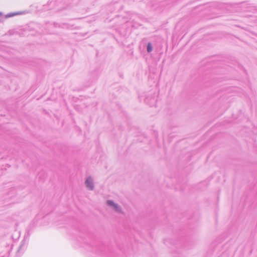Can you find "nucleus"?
I'll use <instances>...</instances> for the list:
<instances>
[{
	"label": "nucleus",
	"instance_id": "obj_1",
	"mask_svg": "<svg viewBox=\"0 0 257 257\" xmlns=\"http://www.w3.org/2000/svg\"><path fill=\"white\" fill-rule=\"evenodd\" d=\"M106 204L108 206L112 207V209L116 213L120 214L123 213L121 206L118 204L115 203L112 200H107L106 201Z\"/></svg>",
	"mask_w": 257,
	"mask_h": 257
},
{
	"label": "nucleus",
	"instance_id": "obj_2",
	"mask_svg": "<svg viewBox=\"0 0 257 257\" xmlns=\"http://www.w3.org/2000/svg\"><path fill=\"white\" fill-rule=\"evenodd\" d=\"M85 185L89 190H93L94 188V183L91 177H88L85 181Z\"/></svg>",
	"mask_w": 257,
	"mask_h": 257
},
{
	"label": "nucleus",
	"instance_id": "obj_3",
	"mask_svg": "<svg viewBox=\"0 0 257 257\" xmlns=\"http://www.w3.org/2000/svg\"><path fill=\"white\" fill-rule=\"evenodd\" d=\"M16 31L15 29L10 30L6 34V35L12 36L16 33Z\"/></svg>",
	"mask_w": 257,
	"mask_h": 257
},
{
	"label": "nucleus",
	"instance_id": "obj_4",
	"mask_svg": "<svg viewBox=\"0 0 257 257\" xmlns=\"http://www.w3.org/2000/svg\"><path fill=\"white\" fill-rule=\"evenodd\" d=\"M147 49L148 53H150L152 51L153 47L152 44L150 42L148 43Z\"/></svg>",
	"mask_w": 257,
	"mask_h": 257
},
{
	"label": "nucleus",
	"instance_id": "obj_5",
	"mask_svg": "<svg viewBox=\"0 0 257 257\" xmlns=\"http://www.w3.org/2000/svg\"><path fill=\"white\" fill-rule=\"evenodd\" d=\"M15 16H16V12L10 13L8 14L6 16V18H10V17H12Z\"/></svg>",
	"mask_w": 257,
	"mask_h": 257
},
{
	"label": "nucleus",
	"instance_id": "obj_6",
	"mask_svg": "<svg viewBox=\"0 0 257 257\" xmlns=\"http://www.w3.org/2000/svg\"><path fill=\"white\" fill-rule=\"evenodd\" d=\"M28 13V12H26V11H20V12H17V15L24 14H26V13Z\"/></svg>",
	"mask_w": 257,
	"mask_h": 257
},
{
	"label": "nucleus",
	"instance_id": "obj_7",
	"mask_svg": "<svg viewBox=\"0 0 257 257\" xmlns=\"http://www.w3.org/2000/svg\"><path fill=\"white\" fill-rule=\"evenodd\" d=\"M2 170L3 169L0 168V176L2 174Z\"/></svg>",
	"mask_w": 257,
	"mask_h": 257
},
{
	"label": "nucleus",
	"instance_id": "obj_8",
	"mask_svg": "<svg viewBox=\"0 0 257 257\" xmlns=\"http://www.w3.org/2000/svg\"><path fill=\"white\" fill-rule=\"evenodd\" d=\"M3 15V13L2 12H0V15Z\"/></svg>",
	"mask_w": 257,
	"mask_h": 257
}]
</instances>
